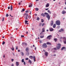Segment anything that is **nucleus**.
<instances>
[{"mask_svg": "<svg viewBox=\"0 0 66 66\" xmlns=\"http://www.w3.org/2000/svg\"><path fill=\"white\" fill-rule=\"evenodd\" d=\"M24 18H25V19L27 20L28 18L30 19L31 18V16L30 15L28 16V14L27 13H25L24 14Z\"/></svg>", "mask_w": 66, "mask_h": 66, "instance_id": "1", "label": "nucleus"}, {"mask_svg": "<svg viewBox=\"0 0 66 66\" xmlns=\"http://www.w3.org/2000/svg\"><path fill=\"white\" fill-rule=\"evenodd\" d=\"M44 14L45 15H47L46 17L47 18L48 20H49L50 18V15H48L49 14L47 13H45Z\"/></svg>", "mask_w": 66, "mask_h": 66, "instance_id": "2", "label": "nucleus"}, {"mask_svg": "<svg viewBox=\"0 0 66 66\" xmlns=\"http://www.w3.org/2000/svg\"><path fill=\"white\" fill-rule=\"evenodd\" d=\"M56 24L58 26H60L61 24V22L60 20H57L56 22Z\"/></svg>", "mask_w": 66, "mask_h": 66, "instance_id": "3", "label": "nucleus"}, {"mask_svg": "<svg viewBox=\"0 0 66 66\" xmlns=\"http://www.w3.org/2000/svg\"><path fill=\"white\" fill-rule=\"evenodd\" d=\"M57 46H56V48L57 49H60V47L61 46V45L60 44H58L57 45Z\"/></svg>", "mask_w": 66, "mask_h": 66, "instance_id": "4", "label": "nucleus"}, {"mask_svg": "<svg viewBox=\"0 0 66 66\" xmlns=\"http://www.w3.org/2000/svg\"><path fill=\"white\" fill-rule=\"evenodd\" d=\"M42 47L43 48H47V45H46V44L44 43L43 44Z\"/></svg>", "mask_w": 66, "mask_h": 66, "instance_id": "5", "label": "nucleus"}, {"mask_svg": "<svg viewBox=\"0 0 66 66\" xmlns=\"http://www.w3.org/2000/svg\"><path fill=\"white\" fill-rule=\"evenodd\" d=\"M52 35H50L47 36V39H51L52 38Z\"/></svg>", "mask_w": 66, "mask_h": 66, "instance_id": "6", "label": "nucleus"}, {"mask_svg": "<svg viewBox=\"0 0 66 66\" xmlns=\"http://www.w3.org/2000/svg\"><path fill=\"white\" fill-rule=\"evenodd\" d=\"M63 38L64 39V40H63V42L65 44H66V38L64 37H63Z\"/></svg>", "mask_w": 66, "mask_h": 66, "instance_id": "7", "label": "nucleus"}, {"mask_svg": "<svg viewBox=\"0 0 66 66\" xmlns=\"http://www.w3.org/2000/svg\"><path fill=\"white\" fill-rule=\"evenodd\" d=\"M26 52H28L29 51V47H26Z\"/></svg>", "mask_w": 66, "mask_h": 66, "instance_id": "8", "label": "nucleus"}, {"mask_svg": "<svg viewBox=\"0 0 66 66\" xmlns=\"http://www.w3.org/2000/svg\"><path fill=\"white\" fill-rule=\"evenodd\" d=\"M16 66H19V63L18 62H16Z\"/></svg>", "mask_w": 66, "mask_h": 66, "instance_id": "9", "label": "nucleus"}, {"mask_svg": "<svg viewBox=\"0 0 66 66\" xmlns=\"http://www.w3.org/2000/svg\"><path fill=\"white\" fill-rule=\"evenodd\" d=\"M65 13H66V11H65L64 10H63L62 12V14H65Z\"/></svg>", "mask_w": 66, "mask_h": 66, "instance_id": "10", "label": "nucleus"}, {"mask_svg": "<svg viewBox=\"0 0 66 66\" xmlns=\"http://www.w3.org/2000/svg\"><path fill=\"white\" fill-rule=\"evenodd\" d=\"M63 31H64V30L62 29L59 30V32H63Z\"/></svg>", "mask_w": 66, "mask_h": 66, "instance_id": "11", "label": "nucleus"}, {"mask_svg": "<svg viewBox=\"0 0 66 66\" xmlns=\"http://www.w3.org/2000/svg\"><path fill=\"white\" fill-rule=\"evenodd\" d=\"M49 6V4L47 3L46 5V7H48Z\"/></svg>", "mask_w": 66, "mask_h": 66, "instance_id": "12", "label": "nucleus"}, {"mask_svg": "<svg viewBox=\"0 0 66 66\" xmlns=\"http://www.w3.org/2000/svg\"><path fill=\"white\" fill-rule=\"evenodd\" d=\"M53 21H52L51 26H53Z\"/></svg>", "mask_w": 66, "mask_h": 66, "instance_id": "13", "label": "nucleus"}, {"mask_svg": "<svg viewBox=\"0 0 66 66\" xmlns=\"http://www.w3.org/2000/svg\"><path fill=\"white\" fill-rule=\"evenodd\" d=\"M48 53L47 52H46L45 53V55L46 56H48Z\"/></svg>", "mask_w": 66, "mask_h": 66, "instance_id": "14", "label": "nucleus"}, {"mask_svg": "<svg viewBox=\"0 0 66 66\" xmlns=\"http://www.w3.org/2000/svg\"><path fill=\"white\" fill-rule=\"evenodd\" d=\"M54 40L55 42H56V41H57V39L54 38Z\"/></svg>", "mask_w": 66, "mask_h": 66, "instance_id": "15", "label": "nucleus"}, {"mask_svg": "<svg viewBox=\"0 0 66 66\" xmlns=\"http://www.w3.org/2000/svg\"><path fill=\"white\" fill-rule=\"evenodd\" d=\"M66 48V47H63L61 48V50H63V49H65Z\"/></svg>", "mask_w": 66, "mask_h": 66, "instance_id": "16", "label": "nucleus"}, {"mask_svg": "<svg viewBox=\"0 0 66 66\" xmlns=\"http://www.w3.org/2000/svg\"><path fill=\"white\" fill-rule=\"evenodd\" d=\"M10 10L11 11H12V10H13V6H12V5H11L10 7Z\"/></svg>", "mask_w": 66, "mask_h": 66, "instance_id": "17", "label": "nucleus"}, {"mask_svg": "<svg viewBox=\"0 0 66 66\" xmlns=\"http://www.w3.org/2000/svg\"><path fill=\"white\" fill-rule=\"evenodd\" d=\"M28 63H30L31 64H32V61L31 60H28Z\"/></svg>", "mask_w": 66, "mask_h": 66, "instance_id": "18", "label": "nucleus"}, {"mask_svg": "<svg viewBox=\"0 0 66 66\" xmlns=\"http://www.w3.org/2000/svg\"><path fill=\"white\" fill-rule=\"evenodd\" d=\"M29 57L30 59H32L33 58V57L32 56H30Z\"/></svg>", "mask_w": 66, "mask_h": 66, "instance_id": "19", "label": "nucleus"}, {"mask_svg": "<svg viewBox=\"0 0 66 66\" xmlns=\"http://www.w3.org/2000/svg\"><path fill=\"white\" fill-rule=\"evenodd\" d=\"M41 16H43V17H45V15L44 13H42L41 15Z\"/></svg>", "mask_w": 66, "mask_h": 66, "instance_id": "20", "label": "nucleus"}, {"mask_svg": "<svg viewBox=\"0 0 66 66\" xmlns=\"http://www.w3.org/2000/svg\"><path fill=\"white\" fill-rule=\"evenodd\" d=\"M42 29L43 30L42 31V32H44L45 31V28H43Z\"/></svg>", "mask_w": 66, "mask_h": 66, "instance_id": "21", "label": "nucleus"}, {"mask_svg": "<svg viewBox=\"0 0 66 66\" xmlns=\"http://www.w3.org/2000/svg\"><path fill=\"white\" fill-rule=\"evenodd\" d=\"M50 31H53V28H51L50 29Z\"/></svg>", "mask_w": 66, "mask_h": 66, "instance_id": "22", "label": "nucleus"}, {"mask_svg": "<svg viewBox=\"0 0 66 66\" xmlns=\"http://www.w3.org/2000/svg\"><path fill=\"white\" fill-rule=\"evenodd\" d=\"M46 44L47 45H51V43H49V42H47L46 43Z\"/></svg>", "mask_w": 66, "mask_h": 66, "instance_id": "23", "label": "nucleus"}, {"mask_svg": "<svg viewBox=\"0 0 66 66\" xmlns=\"http://www.w3.org/2000/svg\"><path fill=\"white\" fill-rule=\"evenodd\" d=\"M53 27L54 28H55L56 27V25L55 24H54L53 25Z\"/></svg>", "mask_w": 66, "mask_h": 66, "instance_id": "24", "label": "nucleus"}, {"mask_svg": "<svg viewBox=\"0 0 66 66\" xmlns=\"http://www.w3.org/2000/svg\"><path fill=\"white\" fill-rule=\"evenodd\" d=\"M42 24V22H40L39 24V26L40 27H41V25Z\"/></svg>", "mask_w": 66, "mask_h": 66, "instance_id": "25", "label": "nucleus"}, {"mask_svg": "<svg viewBox=\"0 0 66 66\" xmlns=\"http://www.w3.org/2000/svg\"><path fill=\"white\" fill-rule=\"evenodd\" d=\"M47 12H48V13H50V14H51V12L50 11V10H48Z\"/></svg>", "mask_w": 66, "mask_h": 66, "instance_id": "26", "label": "nucleus"}, {"mask_svg": "<svg viewBox=\"0 0 66 66\" xmlns=\"http://www.w3.org/2000/svg\"><path fill=\"white\" fill-rule=\"evenodd\" d=\"M33 58H34V62H35L36 60H35V56H34L33 57Z\"/></svg>", "mask_w": 66, "mask_h": 66, "instance_id": "27", "label": "nucleus"}, {"mask_svg": "<svg viewBox=\"0 0 66 66\" xmlns=\"http://www.w3.org/2000/svg\"><path fill=\"white\" fill-rule=\"evenodd\" d=\"M25 11V9H23L22 10V11H21V12H24Z\"/></svg>", "mask_w": 66, "mask_h": 66, "instance_id": "28", "label": "nucleus"}, {"mask_svg": "<svg viewBox=\"0 0 66 66\" xmlns=\"http://www.w3.org/2000/svg\"><path fill=\"white\" fill-rule=\"evenodd\" d=\"M29 7H32V4H31V5H29Z\"/></svg>", "mask_w": 66, "mask_h": 66, "instance_id": "29", "label": "nucleus"}, {"mask_svg": "<svg viewBox=\"0 0 66 66\" xmlns=\"http://www.w3.org/2000/svg\"><path fill=\"white\" fill-rule=\"evenodd\" d=\"M21 55L22 56L24 55V53H23V52L22 53Z\"/></svg>", "mask_w": 66, "mask_h": 66, "instance_id": "30", "label": "nucleus"}, {"mask_svg": "<svg viewBox=\"0 0 66 66\" xmlns=\"http://www.w3.org/2000/svg\"><path fill=\"white\" fill-rule=\"evenodd\" d=\"M28 22V21H27V20H25V23L26 24H27V23Z\"/></svg>", "mask_w": 66, "mask_h": 66, "instance_id": "31", "label": "nucleus"}, {"mask_svg": "<svg viewBox=\"0 0 66 66\" xmlns=\"http://www.w3.org/2000/svg\"><path fill=\"white\" fill-rule=\"evenodd\" d=\"M41 22H44V20L43 19H42L41 20Z\"/></svg>", "mask_w": 66, "mask_h": 66, "instance_id": "32", "label": "nucleus"}, {"mask_svg": "<svg viewBox=\"0 0 66 66\" xmlns=\"http://www.w3.org/2000/svg\"><path fill=\"white\" fill-rule=\"evenodd\" d=\"M45 24V23H43L42 24V27H43L44 26Z\"/></svg>", "mask_w": 66, "mask_h": 66, "instance_id": "33", "label": "nucleus"}, {"mask_svg": "<svg viewBox=\"0 0 66 66\" xmlns=\"http://www.w3.org/2000/svg\"><path fill=\"white\" fill-rule=\"evenodd\" d=\"M24 59H22V63H23V62H24Z\"/></svg>", "mask_w": 66, "mask_h": 66, "instance_id": "34", "label": "nucleus"}, {"mask_svg": "<svg viewBox=\"0 0 66 66\" xmlns=\"http://www.w3.org/2000/svg\"><path fill=\"white\" fill-rule=\"evenodd\" d=\"M37 20H39V18L38 17L37 18Z\"/></svg>", "mask_w": 66, "mask_h": 66, "instance_id": "35", "label": "nucleus"}, {"mask_svg": "<svg viewBox=\"0 0 66 66\" xmlns=\"http://www.w3.org/2000/svg\"><path fill=\"white\" fill-rule=\"evenodd\" d=\"M6 17H8L9 16V14H6Z\"/></svg>", "mask_w": 66, "mask_h": 66, "instance_id": "36", "label": "nucleus"}, {"mask_svg": "<svg viewBox=\"0 0 66 66\" xmlns=\"http://www.w3.org/2000/svg\"><path fill=\"white\" fill-rule=\"evenodd\" d=\"M44 36H40V38H44Z\"/></svg>", "mask_w": 66, "mask_h": 66, "instance_id": "37", "label": "nucleus"}, {"mask_svg": "<svg viewBox=\"0 0 66 66\" xmlns=\"http://www.w3.org/2000/svg\"><path fill=\"white\" fill-rule=\"evenodd\" d=\"M4 18H3L2 21H4Z\"/></svg>", "mask_w": 66, "mask_h": 66, "instance_id": "38", "label": "nucleus"}, {"mask_svg": "<svg viewBox=\"0 0 66 66\" xmlns=\"http://www.w3.org/2000/svg\"><path fill=\"white\" fill-rule=\"evenodd\" d=\"M11 49H12V50L13 51L14 50V47H12V48H11Z\"/></svg>", "mask_w": 66, "mask_h": 66, "instance_id": "39", "label": "nucleus"}, {"mask_svg": "<svg viewBox=\"0 0 66 66\" xmlns=\"http://www.w3.org/2000/svg\"><path fill=\"white\" fill-rule=\"evenodd\" d=\"M5 44V42H4L2 43V45H4Z\"/></svg>", "mask_w": 66, "mask_h": 66, "instance_id": "40", "label": "nucleus"}, {"mask_svg": "<svg viewBox=\"0 0 66 66\" xmlns=\"http://www.w3.org/2000/svg\"><path fill=\"white\" fill-rule=\"evenodd\" d=\"M36 11H38V9L37 8H36Z\"/></svg>", "mask_w": 66, "mask_h": 66, "instance_id": "41", "label": "nucleus"}, {"mask_svg": "<svg viewBox=\"0 0 66 66\" xmlns=\"http://www.w3.org/2000/svg\"><path fill=\"white\" fill-rule=\"evenodd\" d=\"M28 59H29L28 58H26L25 59L26 60H28Z\"/></svg>", "mask_w": 66, "mask_h": 66, "instance_id": "42", "label": "nucleus"}, {"mask_svg": "<svg viewBox=\"0 0 66 66\" xmlns=\"http://www.w3.org/2000/svg\"><path fill=\"white\" fill-rule=\"evenodd\" d=\"M21 37H22H22H24V36H22V35L21 36Z\"/></svg>", "mask_w": 66, "mask_h": 66, "instance_id": "43", "label": "nucleus"}, {"mask_svg": "<svg viewBox=\"0 0 66 66\" xmlns=\"http://www.w3.org/2000/svg\"><path fill=\"white\" fill-rule=\"evenodd\" d=\"M24 45H26V46H27V44L26 43H24Z\"/></svg>", "mask_w": 66, "mask_h": 66, "instance_id": "44", "label": "nucleus"}, {"mask_svg": "<svg viewBox=\"0 0 66 66\" xmlns=\"http://www.w3.org/2000/svg\"><path fill=\"white\" fill-rule=\"evenodd\" d=\"M8 10L10 9V7L9 6L8 7Z\"/></svg>", "mask_w": 66, "mask_h": 66, "instance_id": "45", "label": "nucleus"}, {"mask_svg": "<svg viewBox=\"0 0 66 66\" xmlns=\"http://www.w3.org/2000/svg\"><path fill=\"white\" fill-rule=\"evenodd\" d=\"M49 10V8H47V9H45V10Z\"/></svg>", "mask_w": 66, "mask_h": 66, "instance_id": "46", "label": "nucleus"}, {"mask_svg": "<svg viewBox=\"0 0 66 66\" xmlns=\"http://www.w3.org/2000/svg\"><path fill=\"white\" fill-rule=\"evenodd\" d=\"M26 13H28V10H27L25 12Z\"/></svg>", "mask_w": 66, "mask_h": 66, "instance_id": "47", "label": "nucleus"}, {"mask_svg": "<svg viewBox=\"0 0 66 66\" xmlns=\"http://www.w3.org/2000/svg\"><path fill=\"white\" fill-rule=\"evenodd\" d=\"M54 50H56V48H54Z\"/></svg>", "mask_w": 66, "mask_h": 66, "instance_id": "48", "label": "nucleus"}, {"mask_svg": "<svg viewBox=\"0 0 66 66\" xmlns=\"http://www.w3.org/2000/svg\"><path fill=\"white\" fill-rule=\"evenodd\" d=\"M27 11H28V12H30V11L29 10H28Z\"/></svg>", "mask_w": 66, "mask_h": 66, "instance_id": "49", "label": "nucleus"}, {"mask_svg": "<svg viewBox=\"0 0 66 66\" xmlns=\"http://www.w3.org/2000/svg\"><path fill=\"white\" fill-rule=\"evenodd\" d=\"M24 65H26V62H24Z\"/></svg>", "mask_w": 66, "mask_h": 66, "instance_id": "50", "label": "nucleus"}, {"mask_svg": "<svg viewBox=\"0 0 66 66\" xmlns=\"http://www.w3.org/2000/svg\"><path fill=\"white\" fill-rule=\"evenodd\" d=\"M18 49V46H17V47H16V50H17Z\"/></svg>", "mask_w": 66, "mask_h": 66, "instance_id": "51", "label": "nucleus"}, {"mask_svg": "<svg viewBox=\"0 0 66 66\" xmlns=\"http://www.w3.org/2000/svg\"><path fill=\"white\" fill-rule=\"evenodd\" d=\"M42 43V41H39V43Z\"/></svg>", "mask_w": 66, "mask_h": 66, "instance_id": "52", "label": "nucleus"}, {"mask_svg": "<svg viewBox=\"0 0 66 66\" xmlns=\"http://www.w3.org/2000/svg\"><path fill=\"white\" fill-rule=\"evenodd\" d=\"M11 61H12V62H13V61H14V59H12L11 60Z\"/></svg>", "mask_w": 66, "mask_h": 66, "instance_id": "53", "label": "nucleus"}, {"mask_svg": "<svg viewBox=\"0 0 66 66\" xmlns=\"http://www.w3.org/2000/svg\"><path fill=\"white\" fill-rule=\"evenodd\" d=\"M18 52H20V50H18Z\"/></svg>", "mask_w": 66, "mask_h": 66, "instance_id": "54", "label": "nucleus"}, {"mask_svg": "<svg viewBox=\"0 0 66 66\" xmlns=\"http://www.w3.org/2000/svg\"><path fill=\"white\" fill-rule=\"evenodd\" d=\"M35 16H37V14H35Z\"/></svg>", "mask_w": 66, "mask_h": 66, "instance_id": "55", "label": "nucleus"}, {"mask_svg": "<svg viewBox=\"0 0 66 66\" xmlns=\"http://www.w3.org/2000/svg\"><path fill=\"white\" fill-rule=\"evenodd\" d=\"M63 39V37H61L60 38V39Z\"/></svg>", "mask_w": 66, "mask_h": 66, "instance_id": "56", "label": "nucleus"}, {"mask_svg": "<svg viewBox=\"0 0 66 66\" xmlns=\"http://www.w3.org/2000/svg\"><path fill=\"white\" fill-rule=\"evenodd\" d=\"M20 5V3H19V5Z\"/></svg>", "mask_w": 66, "mask_h": 66, "instance_id": "57", "label": "nucleus"}, {"mask_svg": "<svg viewBox=\"0 0 66 66\" xmlns=\"http://www.w3.org/2000/svg\"><path fill=\"white\" fill-rule=\"evenodd\" d=\"M30 15H31V11H30Z\"/></svg>", "mask_w": 66, "mask_h": 66, "instance_id": "58", "label": "nucleus"}, {"mask_svg": "<svg viewBox=\"0 0 66 66\" xmlns=\"http://www.w3.org/2000/svg\"><path fill=\"white\" fill-rule=\"evenodd\" d=\"M38 39H39V37H38Z\"/></svg>", "mask_w": 66, "mask_h": 66, "instance_id": "59", "label": "nucleus"}, {"mask_svg": "<svg viewBox=\"0 0 66 66\" xmlns=\"http://www.w3.org/2000/svg\"><path fill=\"white\" fill-rule=\"evenodd\" d=\"M11 66H14V64H12Z\"/></svg>", "mask_w": 66, "mask_h": 66, "instance_id": "60", "label": "nucleus"}, {"mask_svg": "<svg viewBox=\"0 0 66 66\" xmlns=\"http://www.w3.org/2000/svg\"><path fill=\"white\" fill-rule=\"evenodd\" d=\"M2 38H4V36H3Z\"/></svg>", "mask_w": 66, "mask_h": 66, "instance_id": "61", "label": "nucleus"}, {"mask_svg": "<svg viewBox=\"0 0 66 66\" xmlns=\"http://www.w3.org/2000/svg\"><path fill=\"white\" fill-rule=\"evenodd\" d=\"M43 51H44V52H45V50H43Z\"/></svg>", "mask_w": 66, "mask_h": 66, "instance_id": "62", "label": "nucleus"}, {"mask_svg": "<svg viewBox=\"0 0 66 66\" xmlns=\"http://www.w3.org/2000/svg\"><path fill=\"white\" fill-rule=\"evenodd\" d=\"M48 31H49V30H48V29H47V32H48Z\"/></svg>", "mask_w": 66, "mask_h": 66, "instance_id": "63", "label": "nucleus"}, {"mask_svg": "<svg viewBox=\"0 0 66 66\" xmlns=\"http://www.w3.org/2000/svg\"><path fill=\"white\" fill-rule=\"evenodd\" d=\"M65 4L66 5V2H65Z\"/></svg>", "mask_w": 66, "mask_h": 66, "instance_id": "64", "label": "nucleus"}]
</instances>
